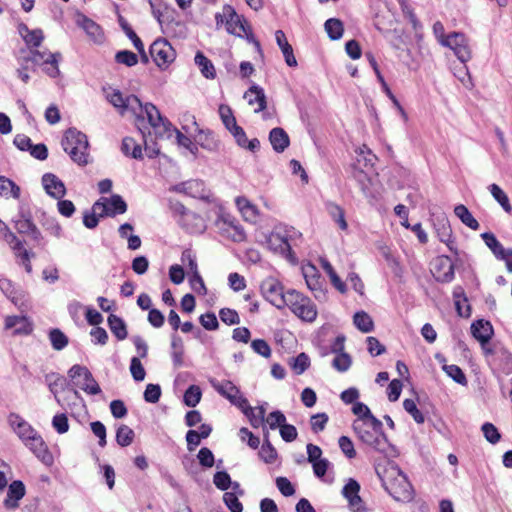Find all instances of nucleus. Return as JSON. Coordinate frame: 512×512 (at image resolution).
<instances>
[{
	"label": "nucleus",
	"instance_id": "obj_1",
	"mask_svg": "<svg viewBox=\"0 0 512 512\" xmlns=\"http://www.w3.org/2000/svg\"><path fill=\"white\" fill-rule=\"evenodd\" d=\"M382 486L396 501L410 502L414 498V489L407 476L394 463L376 468Z\"/></svg>",
	"mask_w": 512,
	"mask_h": 512
},
{
	"label": "nucleus",
	"instance_id": "obj_2",
	"mask_svg": "<svg viewBox=\"0 0 512 512\" xmlns=\"http://www.w3.org/2000/svg\"><path fill=\"white\" fill-rule=\"evenodd\" d=\"M353 430L363 444L375 451L387 455L391 448L386 434L383 432L382 422L376 417L370 420H354Z\"/></svg>",
	"mask_w": 512,
	"mask_h": 512
},
{
	"label": "nucleus",
	"instance_id": "obj_3",
	"mask_svg": "<svg viewBox=\"0 0 512 512\" xmlns=\"http://www.w3.org/2000/svg\"><path fill=\"white\" fill-rule=\"evenodd\" d=\"M215 20L217 27L225 25L227 33L240 38L245 37L263 55L261 44L255 38L250 25L243 16L237 14L231 5H224L222 12L215 15Z\"/></svg>",
	"mask_w": 512,
	"mask_h": 512
},
{
	"label": "nucleus",
	"instance_id": "obj_4",
	"mask_svg": "<svg viewBox=\"0 0 512 512\" xmlns=\"http://www.w3.org/2000/svg\"><path fill=\"white\" fill-rule=\"evenodd\" d=\"M61 144L73 162L80 166L88 164L89 143L84 133L76 128H69L65 131Z\"/></svg>",
	"mask_w": 512,
	"mask_h": 512
},
{
	"label": "nucleus",
	"instance_id": "obj_5",
	"mask_svg": "<svg viewBox=\"0 0 512 512\" xmlns=\"http://www.w3.org/2000/svg\"><path fill=\"white\" fill-rule=\"evenodd\" d=\"M285 307H288L291 312L306 322H313L317 318V308L313 301L304 294L290 289L285 294Z\"/></svg>",
	"mask_w": 512,
	"mask_h": 512
},
{
	"label": "nucleus",
	"instance_id": "obj_6",
	"mask_svg": "<svg viewBox=\"0 0 512 512\" xmlns=\"http://www.w3.org/2000/svg\"><path fill=\"white\" fill-rule=\"evenodd\" d=\"M92 210L101 218L114 217L124 214L127 211V204L120 195L113 194L110 197H102L97 200L93 204Z\"/></svg>",
	"mask_w": 512,
	"mask_h": 512
},
{
	"label": "nucleus",
	"instance_id": "obj_7",
	"mask_svg": "<svg viewBox=\"0 0 512 512\" xmlns=\"http://www.w3.org/2000/svg\"><path fill=\"white\" fill-rule=\"evenodd\" d=\"M216 226L222 237L233 242L240 243L247 239L243 226L229 214L221 215L216 221Z\"/></svg>",
	"mask_w": 512,
	"mask_h": 512
},
{
	"label": "nucleus",
	"instance_id": "obj_8",
	"mask_svg": "<svg viewBox=\"0 0 512 512\" xmlns=\"http://www.w3.org/2000/svg\"><path fill=\"white\" fill-rule=\"evenodd\" d=\"M263 297L278 309L285 308V294L283 285L275 278L264 279L260 286Z\"/></svg>",
	"mask_w": 512,
	"mask_h": 512
},
{
	"label": "nucleus",
	"instance_id": "obj_9",
	"mask_svg": "<svg viewBox=\"0 0 512 512\" xmlns=\"http://www.w3.org/2000/svg\"><path fill=\"white\" fill-rule=\"evenodd\" d=\"M141 111L146 116L150 127L154 130V133L160 137L165 134L170 136L172 124L165 119L158 108L152 103L142 104V107H139Z\"/></svg>",
	"mask_w": 512,
	"mask_h": 512
},
{
	"label": "nucleus",
	"instance_id": "obj_10",
	"mask_svg": "<svg viewBox=\"0 0 512 512\" xmlns=\"http://www.w3.org/2000/svg\"><path fill=\"white\" fill-rule=\"evenodd\" d=\"M149 53L152 60L159 68L167 67L175 59L173 47L167 40L161 38L151 44Z\"/></svg>",
	"mask_w": 512,
	"mask_h": 512
},
{
	"label": "nucleus",
	"instance_id": "obj_11",
	"mask_svg": "<svg viewBox=\"0 0 512 512\" xmlns=\"http://www.w3.org/2000/svg\"><path fill=\"white\" fill-rule=\"evenodd\" d=\"M442 46L453 50L455 56L463 63L471 59V50L468 45V40L463 33L452 32L448 34Z\"/></svg>",
	"mask_w": 512,
	"mask_h": 512
},
{
	"label": "nucleus",
	"instance_id": "obj_12",
	"mask_svg": "<svg viewBox=\"0 0 512 512\" xmlns=\"http://www.w3.org/2000/svg\"><path fill=\"white\" fill-rule=\"evenodd\" d=\"M68 374L72 379L83 377V383L79 386L87 394L97 395L101 392L99 384L87 367L75 364L69 369Z\"/></svg>",
	"mask_w": 512,
	"mask_h": 512
},
{
	"label": "nucleus",
	"instance_id": "obj_13",
	"mask_svg": "<svg viewBox=\"0 0 512 512\" xmlns=\"http://www.w3.org/2000/svg\"><path fill=\"white\" fill-rule=\"evenodd\" d=\"M431 272L438 282L448 283L454 278V264L450 257L438 256L432 262Z\"/></svg>",
	"mask_w": 512,
	"mask_h": 512
},
{
	"label": "nucleus",
	"instance_id": "obj_14",
	"mask_svg": "<svg viewBox=\"0 0 512 512\" xmlns=\"http://www.w3.org/2000/svg\"><path fill=\"white\" fill-rule=\"evenodd\" d=\"M60 58L59 53H50L47 50H34L32 62L38 65H45V72L52 78L60 74L58 61Z\"/></svg>",
	"mask_w": 512,
	"mask_h": 512
},
{
	"label": "nucleus",
	"instance_id": "obj_15",
	"mask_svg": "<svg viewBox=\"0 0 512 512\" xmlns=\"http://www.w3.org/2000/svg\"><path fill=\"white\" fill-rule=\"evenodd\" d=\"M24 444L45 465H51L53 463V455L38 432H36V435L27 439Z\"/></svg>",
	"mask_w": 512,
	"mask_h": 512
},
{
	"label": "nucleus",
	"instance_id": "obj_16",
	"mask_svg": "<svg viewBox=\"0 0 512 512\" xmlns=\"http://www.w3.org/2000/svg\"><path fill=\"white\" fill-rule=\"evenodd\" d=\"M303 276L307 287L316 298L325 297L324 280L314 265L309 264L306 267H303Z\"/></svg>",
	"mask_w": 512,
	"mask_h": 512
},
{
	"label": "nucleus",
	"instance_id": "obj_17",
	"mask_svg": "<svg viewBox=\"0 0 512 512\" xmlns=\"http://www.w3.org/2000/svg\"><path fill=\"white\" fill-rule=\"evenodd\" d=\"M8 423L23 443L31 436L36 435L37 431L17 413L9 414Z\"/></svg>",
	"mask_w": 512,
	"mask_h": 512
},
{
	"label": "nucleus",
	"instance_id": "obj_18",
	"mask_svg": "<svg viewBox=\"0 0 512 512\" xmlns=\"http://www.w3.org/2000/svg\"><path fill=\"white\" fill-rule=\"evenodd\" d=\"M5 330L15 328L13 335H30L33 332V323L27 316H7L4 323Z\"/></svg>",
	"mask_w": 512,
	"mask_h": 512
},
{
	"label": "nucleus",
	"instance_id": "obj_19",
	"mask_svg": "<svg viewBox=\"0 0 512 512\" xmlns=\"http://www.w3.org/2000/svg\"><path fill=\"white\" fill-rule=\"evenodd\" d=\"M490 364L496 372L509 375L512 373V353L506 349H499L493 353Z\"/></svg>",
	"mask_w": 512,
	"mask_h": 512
},
{
	"label": "nucleus",
	"instance_id": "obj_20",
	"mask_svg": "<svg viewBox=\"0 0 512 512\" xmlns=\"http://www.w3.org/2000/svg\"><path fill=\"white\" fill-rule=\"evenodd\" d=\"M44 189L48 195L61 199L66 194L64 183L54 174L47 173L42 177Z\"/></svg>",
	"mask_w": 512,
	"mask_h": 512
},
{
	"label": "nucleus",
	"instance_id": "obj_21",
	"mask_svg": "<svg viewBox=\"0 0 512 512\" xmlns=\"http://www.w3.org/2000/svg\"><path fill=\"white\" fill-rule=\"evenodd\" d=\"M108 100L114 107L122 110H126L128 108L134 110L135 105L138 107H142V102L137 96L130 95L124 98L119 90H114L111 94H109Z\"/></svg>",
	"mask_w": 512,
	"mask_h": 512
},
{
	"label": "nucleus",
	"instance_id": "obj_22",
	"mask_svg": "<svg viewBox=\"0 0 512 512\" xmlns=\"http://www.w3.org/2000/svg\"><path fill=\"white\" fill-rule=\"evenodd\" d=\"M244 98L247 99L248 104L253 106L257 105L256 108H254L255 113H259L261 111H264L267 107V100L266 95L264 93L263 88L252 85L244 94Z\"/></svg>",
	"mask_w": 512,
	"mask_h": 512
},
{
	"label": "nucleus",
	"instance_id": "obj_23",
	"mask_svg": "<svg viewBox=\"0 0 512 512\" xmlns=\"http://www.w3.org/2000/svg\"><path fill=\"white\" fill-rule=\"evenodd\" d=\"M185 194L193 197L211 202L212 195L206 190L205 184L201 180H190L182 184Z\"/></svg>",
	"mask_w": 512,
	"mask_h": 512
},
{
	"label": "nucleus",
	"instance_id": "obj_24",
	"mask_svg": "<svg viewBox=\"0 0 512 512\" xmlns=\"http://www.w3.org/2000/svg\"><path fill=\"white\" fill-rule=\"evenodd\" d=\"M471 332L482 345L489 342L493 336V327L489 321L480 319L472 323Z\"/></svg>",
	"mask_w": 512,
	"mask_h": 512
},
{
	"label": "nucleus",
	"instance_id": "obj_25",
	"mask_svg": "<svg viewBox=\"0 0 512 512\" xmlns=\"http://www.w3.org/2000/svg\"><path fill=\"white\" fill-rule=\"evenodd\" d=\"M77 23L81 26L87 35L95 42H101L104 38V33L100 25L95 21L88 18L84 14H79Z\"/></svg>",
	"mask_w": 512,
	"mask_h": 512
},
{
	"label": "nucleus",
	"instance_id": "obj_26",
	"mask_svg": "<svg viewBox=\"0 0 512 512\" xmlns=\"http://www.w3.org/2000/svg\"><path fill=\"white\" fill-rule=\"evenodd\" d=\"M25 495V485L20 480L13 481L9 487L7 492V497L4 500V505L6 508H16L18 507V501L22 499Z\"/></svg>",
	"mask_w": 512,
	"mask_h": 512
},
{
	"label": "nucleus",
	"instance_id": "obj_27",
	"mask_svg": "<svg viewBox=\"0 0 512 512\" xmlns=\"http://www.w3.org/2000/svg\"><path fill=\"white\" fill-rule=\"evenodd\" d=\"M275 39L276 42L281 49L283 56L285 58V62L289 67H296L297 66V60L294 56L293 48L289 44L285 33L282 30H277L275 32Z\"/></svg>",
	"mask_w": 512,
	"mask_h": 512
},
{
	"label": "nucleus",
	"instance_id": "obj_28",
	"mask_svg": "<svg viewBox=\"0 0 512 512\" xmlns=\"http://www.w3.org/2000/svg\"><path fill=\"white\" fill-rule=\"evenodd\" d=\"M269 141L273 149L278 153L283 152L290 144L288 134L283 128L280 127L273 128L270 131Z\"/></svg>",
	"mask_w": 512,
	"mask_h": 512
},
{
	"label": "nucleus",
	"instance_id": "obj_29",
	"mask_svg": "<svg viewBox=\"0 0 512 512\" xmlns=\"http://www.w3.org/2000/svg\"><path fill=\"white\" fill-rule=\"evenodd\" d=\"M233 137L235 138L236 143L245 149H248L252 152L256 151L260 147V141L257 138H253L248 140L244 129L237 125L232 130L229 131Z\"/></svg>",
	"mask_w": 512,
	"mask_h": 512
},
{
	"label": "nucleus",
	"instance_id": "obj_30",
	"mask_svg": "<svg viewBox=\"0 0 512 512\" xmlns=\"http://www.w3.org/2000/svg\"><path fill=\"white\" fill-rule=\"evenodd\" d=\"M435 230L439 240L445 243L452 251L454 240L449 220L446 217L438 219V222L435 224Z\"/></svg>",
	"mask_w": 512,
	"mask_h": 512
},
{
	"label": "nucleus",
	"instance_id": "obj_31",
	"mask_svg": "<svg viewBox=\"0 0 512 512\" xmlns=\"http://www.w3.org/2000/svg\"><path fill=\"white\" fill-rule=\"evenodd\" d=\"M21 195L20 187L11 179L0 176V196L6 199H19Z\"/></svg>",
	"mask_w": 512,
	"mask_h": 512
},
{
	"label": "nucleus",
	"instance_id": "obj_32",
	"mask_svg": "<svg viewBox=\"0 0 512 512\" xmlns=\"http://www.w3.org/2000/svg\"><path fill=\"white\" fill-rule=\"evenodd\" d=\"M107 322L111 332L118 340H124L127 338V327L122 318L115 314H110Z\"/></svg>",
	"mask_w": 512,
	"mask_h": 512
},
{
	"label": "nucleus",
	"instance_id": "obj_33",
	"mask_svg": "<svg viewBox=\"0 0 512 512\" xmlns=\"http://www.w3.org/2000/svg\"><path fill=\"white\" fill-rule=\"evenodd\" d=\"M0 290L16 306L22 305V294L16 289L14 283L7 278L0 279Z\"/></svg>",
	"mask_w": 512,
	"mask_h": 512
},
{
	"label": "nucleus",
	"instance_id": "obj_34",
	"mask_svg": "<svg viewBox=\"0 0 512 512\" xmlns=\"http://www.w3.org/2000/svg\"><path fill=\"white\" fill-rule=\"evenodd\" d=\"M454 214L461 220V222L472 230H478L480 228L479 222L474 218L468 208L459 204L454 208Z\"/></svg>",
	"mask_w": 512,
	"mask_h": 512
},
{
	"label": "nucleus",
	"instance_id": "obj_35",
	"mask_svg": "<svg viewBox=\"0 0 512 512\" xmlns=\"http://www.w3.org/2000/svg\"><path fill=\"white\" fill-rule=\"evenodd\" d=\"M195 63L198 65L205 78L214 79L216 77V71L213 63L202 52L198 51L196 53Z\"/></svg>",
	"mask_w": 512,
	"mask_h": 512
},
{
	"label": "nucleus",
	"instance_id": "obj_36",
	"mask_svg": "<svg viewBox=\"0 0 512 512\" xmlns=\"http://www.w3.org/2000/svg\"><path fill=\"white\" fill-rule=\"evenodd\" d=\"M353 323L363 333H369L374 329V322L365 311L356 312L353 316Z\"/></svg>",
	"mask_w": 512,
	"mask_h": 512
},
{
	"label": "nucleus",
	"instance_id": "obj_37",
	"mask_svg": "<svg viewBox=\"0 0 512 512\" xmlns=\"http://www.w3.org/2000/svg\"><path fill=\"white\" fill-rule=\"evenodd\" d=\"M121 150L125 155L131 156L134 159L143 158L141 145L132 137H125L122 140Z\"/></svg>",
	"mask_w": 512,
	"mask_h": 512
},
{
	"label": "nucleus",
	"instance_id": "obj_38",
	"mask_svg": "<svg viewBox=\"0 0 512 512\" xmlns=\"http://www.w3.org/2000/svg\"><path fill=\"white\" fill-rule=\"evenodd\" d=\"M29 48L30 51V59L32 60L33 57V51L39 50V47L41 46V43L44 40V34L41 29H34L31 30L28 34L24 35L23 39Z\"/></svg>",
	"mask_w": 512,
	"mask_h": 512
},
{
	"label": "nucleus",
	"instance_id": "obj_39",
	"mask_svg": "<svg viewBox=\"0 0 512 512\" xmlns=\"http://www.w3.org/2000/svg\"><path fill=\"white\" fill-rule=\"evenodd\" d=\"M493 198L500 204L505 212L511 214L512 206L510 204L507 194L501 189V187L495 183L488 187Z\"/></svg>",
	"mask_w": 512,
	"mask_h": 512
},
{
	"label": "nucleus",
	"instance_id": "obj_40",
	"mask_svg": "<svg viewBox=\"0 0 512 512\" xmlns=\"http://www.w3.org/2000/svg\"><path fill=\"white\" fill-rule=\"evenodd\" d=\"M48 337L53 349L56 351L63 350L69 343L68 337L59 328H52L48 333Z\"/></svg>",
	"mask_w": 512,
	"mask_h": 512
},
{
	"label": "nucleus",
	"instance_id": "obj_41",
	"mask_svg": "<svg viewBox=\"0 0 512 512\" xmlns=\"http://www.w3.org/2000/svg\"><path fill=\"white\" fill-rule=\"evenodd\" d=\"M324 27L331 40L340 39L344 33L343 23L337 18H330L326 20Z\"/></svg>",
	"mask_w": 512,
	"mask_h": 512
},
{
	"label": "nucleus",
	"instance_id": "obj_42",
	"mask_svg": "<svg viewBox=\"0 0 512 512\" xmlns=\"http://www.w3.org/2000/svg\"><path fill=\"white\" fill-rule=\"evenodd\" d=\"M327 210L332 219L338 224L341 230H347L348 224L345 219L344 209L336 203H328Z\"/></svg>",
	"mask_w": 512,
	"mask_h": 512
},
{
	"label": "nucleus",
	"instance_id": "obj_43",
	"mask_svg": "<svg viewBox=\"0 0 512 512\" xmlns=\"http://www.w3.org/2000/svg\"><path fill=\"white\" fill-rule=\"evenodd\" d=\"M260 459L267 464H272L277 459V451L269 441L268 437H265V440L260 448L258 453Z\"/></svg>",
	"mask_w": 512,
	"mask_h": 512
},
{
	"label": "nucleus",
	"instance_id": "obj_44",
	"mask_svg": "<svg viewBox=\"0 0 512 512\" xmlns=\"http://www.w3.org/2000/svg\"><path fill=\"white\" fill-rule=\"evenodd\" d=\"M214 388L219 394L227 398L229 401H234L240 393V390L231 381L228 380L214 385Z\"/></svg>",
	"mask_w": 512,
	"mask_h": 512
},
{
	"label": "nucleus",
	"instance_id": "obj_45",
	"mask_svg": "<svg viewBox=\"0 0 512 512\" xmlns=\"http://www.w3.org/2000/svg\"><path fill=\"white\" fill-rule=\"evenodd\" d=\"M135 437L134 431L127 425L122 424L116 431V441L121 447L129 446Z\"/></svg>",
	"mask_w": 512,
	"mask_h": 512
},
{
	"label": "nucleus",
	"instance_id": "obj_46",
	"mask_svg": "<svg viewBox=\"0 0 512 512\" xmlns=\"http://www.w3.org/2000/svg\"><path fill=\"white\" fill-rule=\"evenodd\" d=\"M218 112L222 120V123L224 124L227 130L230 131L238 125L236 118L233 114V111L229 105L221 104L219 106Z\"/></svg>",
	"mask_w": 512,
	"mask_h": 512
},
{
	"label": "nucleus",
	"instance_id": "obj_47",
	"mask_svg": "<svg viewBox=\"0 0 512 512\" xmlns=\"http://www.w3.org/2000/svg\"><path fill=\"white\" fill-rule=\"evenodd\" d=\"M118 22L126 36L132 41L134 47L136 49L142 50V40L138 37V35L121 14H118Z\"/></svg>",
	"mask_w": 512,
	"mask_h": 512
},
{
	"label": "nucleus",
	"instance_id": "obj_48",
	"mask_svg": "<svg viewBox=\"0 0 512 512\" xmlns=\"http://www.w3.org/2000/svg\"><path fill=\"white\" fill-rule=\"evenodd\" d=\"M202 391L199 386L191 385L183 396L184 404L188 407H195L201 400Z\"/></svg>",
	"mask_w": 512,
	"mask_h": 512
},
{
	"label": "nucleus",
	"instance_id": "obj_49",
	"mask_svg": "<svg viewBox=\"0 0 512 512\" xmlns=\"http://www.w3.org/2000/svg\"><path fill=\"white\" fill-rule=\"evenodd\" d=\"M245 415L255 428H258L265 421V409L261 406L257 408L247 407V409H245Z\"/></svg>",
	"mask_w": 512,
	"mask_h": 512
},
{
	"label": "nucleus",
	"instance_id": "obj_50",
	"mask_svg": "<svg viewBox=\"0 0 512 512\" xmlns=\"http://www.w3.org/2000/svg\"><path fill=\"white\" fill-rule=\"evenodd\" d=\"M236 205L245 218H255L258 214L256 207L246 197H237Z\"/></svg>",
	"mask_w": 512,
	"mask_h": 512
},
{
	"label": "nucleus",
	"instance_id": "obj_51",
	"mask_svg": "<svg viewBox=\"0 0 512 512\" xmlns=\"http://www.w3.org/2000/svg\"><path fill=\"white\" fill-rule=\"evenodd\" d=\"M484 243L491 249L495 257L497 258L505 250L503 245L497 240L495 235L491 232H484L481 234Z\"/></svg>",
	"mask_w": 512,
	"mask_h": 512
},
{
	"label": "nucleus",
	"instance_id": "obj_52",
	"mask_svg": "<svg viewBox=\"0 0 512 512\" xmlns=\"http://www.w3.org/2000/svg\"><path fill=\"white\" fill-rule=\"evenodd\" d=\"M193 118V124L196 126V130L198 134L196 136V141L203 148L213 149L215 147V141L213 139L212 133L210 131H204L198 128L195 118Z\"/></svg>",
	"mask_w": 512,
	"mask_h": 512
},
{
	"label": "nucleus",
	"instance_id": "obj_53",
	"mask_svg": "<svg viewBox=\"0 0 512 512\" xmlns=\"http://www.w3.org/2000/svg\"><path fill=\"white\" fill-rule=\"evenodd\" d=\"M115 61L127 67H132L138 63V56L132 51L122 50L116 53Z\"/></svg>",
	"mask_w": 512,
	"mask_h": 512
},
{
	"label": "nucleus",
	"instance_id": "obj_54",
	"mask_svg": "<svg viewBox=\"0 0 512 512\" xmlns=\"http://www.w3.org/2000/svg\"><path fill=\"white\" fill-rule=\"evenodd\" d=\"M443 369L447 373V375L451 377L456 383L461 385L467 384V378L462 369L458 365H444Z\"/></svg>",
	"mask_w": 512,
	"mask_h": 512
},
{
	"label": "nucleus",
	"instance_id": "obj_55",
	"mask_svg": "<svg viewBox=\"0 0 512 512\" xmlns=\"http://www.w3.org/2000/svg\"><path fill=\"white\" fill-rule=\"evenodd\" d=\"M403 407L407 413H409L414 421L418 424H422L425 421L423 413L417 408V405L413 399H405L403 401Z\"/></svg>",
	"mask_w": 512,
	"mask_h": 512
},
{
	"label": "nucleus",
	"instance_id": "obj_56",
	"mask_svg": "<svg viewBox=\"0 0 512 512\" xmlns=\"http://www.w3.org/2000/svg\"><path fill=\"white\" fill-rule=\"evenodd\" d=\"M352 364V359L348 353H338L332 361V366L339 372L347 371Z\"/></svg>",
	"mask_w": 512,
	"mask_h": 512
},
{
	"label": "nucleus",
	"instance_id": "obj_57",
	"mask_svg": "<svg viewBox=\"0 0 512 512\" xmlns=\"http://www.w3.org/2000/svg\"><path fill=\"white\" fill-rule=\"evenodd\" d=\"M481 430L489 443L496 444L500 441L501 435L494 424L486 422L482 425Z\"/></svg>",
	"mask_w": 512,
	"mask_h": 512
},
{
	"label": "nucleus",
	"instance_id": "obj_58",
	"mask_svg": "<svg viewBox=\"0 0 512 512\" xmlns=\"http://www.w3.org/2000/svg\"><path fill=\"white\" fill-rule=\"evenodd\" d=\"M223 501L231 512L243 511V505L234 492H225L223 495Z\"/></svg>",
	"mask_w": 512,
	"mask_h": 512
},
{
	"label": "nucleus",
	"instance_id": "obj_59",
	"mask_svg": "<svg viewBox=\"0 0 512 512\" xmlns=\"http://www.w3.org/2000/svg\"><path fill=\"white\" fill-rule=\"evenodd\" d=\"M310 366V359L307 354L300 353L294 358L292 368L297 375L304 373Z\"/></svg>",
	"mask_w": 512,
	"mask_h": 512
},
{
	"label": "nucleus",
	"instance_id": "obj_60",
	"mask_svg": "<svg viewBox=\"0 0 512 512\" xmlns=\"http://www.w3.org/2000/svg\"><path fill=\"white\" fill-rule=\"evenodd\" d=\"M130 372L135 381H143L145 379L146 372L138 357L131 359Z\"/></svg>",
	"mask_w": 512,
	"mask_h": 512
},
{
	"label": "nucleus",
	"instance_id": "obj_61",
	"mask_svg": "<svg viewBox=\"0 0 512 512\" xmlns=\"http://www.w3.org/2000/svg\"><path fill=\"white\" fill-rule=\"evenodd\" d=\"M213 483L218 489L226 491L231 486L232 481L226 471H218L214 474Z\"/></svg>",
	"mask_w": 512,
	"mask_h": 512
},
{
	"label": "nucleus",
	"instance_id": "obj_62",
	"mask_svg": "<svg viewBox=\"0 0 512 512\" xmlns=\"http://www.w3.org/2000/svg\"><path fill=\"white\" fill-rule=\"evenodd\" d=\"M275 482L278 490L283 496L289 497L295 494V488L288 478L279 476L276 478Z\"/></svg>",
	"mask_w": 512,
	"mask_h": 512
},
{
	"label": "nucleus",
	"instance_id": "obj_63",
	"mask_svg": "<svg viewBox=\"0 0 512 512\" xmlns=\"http://www.w3.org/2000/svg\"><path fill=\"white\" fill-rule=\"evenodd\" d=\"M265 421L269 425L270 429L274 430L276 428H280L281 425L286 423V417L281 411L276 410L269 413Z\"/></svg>",
	"mask_w": 512,
	"mask_h": 512
},
{
	"label": "nucleus",
	"instance_id": "obj_64",
	"mask_svg": "<svg viewBox=\"0 0 512 512\" xmlns=\"http://www.w3.org/2000/svg\"><path fill=\"white\" fill-rule=\"evenodd\" d=\"M219 317L221 321L227 325H235L240 322L238 313L230 308H222L219 311Z\"/></svg>",
	"mask_w": 512,
	"mask_h": 512
}]
</instances>
